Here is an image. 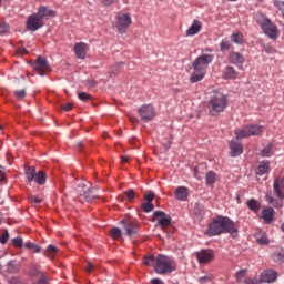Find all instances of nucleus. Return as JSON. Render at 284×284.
I'll use <instances>...</instances> for the list:
<instances>
[{"label": "nucleus", "mask_w": 284, "mask_h": 284, "mask_svg": "<svg viewBox=\"0 0 284 284\" xmlns=\"http://www.w3.org/2000/svg\"><path fill=\"white\" fill-rule=\"evenodd\" d=\"M236 223L230 217L217 216L209 224L205 231L206 236H220V234H236Z\"/></svg>", "instance_id": "nucleus-1"}, {"label": "nucleus", "mask_w": 284, "mask_h": 284, "mask_svg": "<svg viewBox=\"0 0 284 284\" xmlns=\"http://www.w3.org/2000/svg\"><path fill=\"white\" fill-rule=\"evenodd\" d=\"M212 61H214V54L203 52L192 62L193 72L190 77L191 83H199V81L205 79L207 68Z\"/></svg>", "instance_id": "nucleus-2"}, {"label": "nucleus", "mask_w": 284, "mask_h": 284, "mask_svg": "<svg viewBox=\"0 0 284 284\" xmlns=\"http://www.w3.org/2000/svg\"><path fill=\"white\" fill-rule=\"evenodd\" d=\"M227 108V97L219 91L213 92L209 102L207 111L211 116H219Z\"/></svg>", "instance_id": "nucleus-3"}, {"label": "nucleus", "mask_w": 284, "mask_h": 284, "mask_svg": "<svg viewBox=\"0 0 284 284\" xmlns=\"http://www.w3.org/2000/svg\"><path fill=\"white\" fill-rule=\"evenodd\" d=\"M255 19L266 37L270 39H278V27H276L270 18L265 17L263 13H258L255 16Z\"/></svg>", "instance_id": "nucleus-4"}, {"label": "nucleus", "mask_w": 284, "mask_h": 284, "mask_svg": "<svg viewBox=\"0 0 284 284\" xmlns=\"http://www.w3.org/2000/svg\"><path fill=\"white\" fill-rule=\"evenodd\" d=\"M154 272L156 274H170L174 272L172 260L165 255L155 256Z\"/></svg>", "instance_id": "nucleus-5"}, {"label": "nucleus", "mask_w": 284, "mask_h": 284, "mask_svg": "<svg viewBox=\"0 0 284 284\" xmlns=\"http://www.w3.org/2000/svg\"><path fill=\"white\" fill-rule=\"evenodd\" d=\"M263 133V128L257 124L245 125L235 130V139H247L248 136H258Z\"/></svg>", "instance_id": "nucleus-6"}, {"label": "nucleus", "mask_w": 284, "mask_h": 284, "mask_svg": "<svg viewBox=\"0 0 284 284\" xmlns=\"http://www.w3.org/2000/svg\"><path fill=\"white\" fill-rule=\"evenodd\" d=\"M43 26H45V22L40 19L38 13L30 14L26 22V28L29 32H37V30H41Z\"/></svg>", "instance_id": "nucleus-7"}, {"label": "nucleus", "mask_w": 284, "mask_h": 284, "mask_svg": "<svg viewBox=\"0 0 284 284\" xmlns=\"http://www.w3.org/2000/svg\"><path fill=\"white\" fill-rule=\"evenodd\" d=\"M132 26V17L129 13L120 12L116 16V28L119 32H125Z\"/></svg>", "instance_id": "nucleus-8"}, {"label": "nucleus", "mask_w": 284, "mask_h": 284, "mask_svg": "<svg viewBox=\"0 0 284 284\" xmlns=\"http://www.w3.org/2000/svg\"><path fill=\"white\" fill-rule=\"evenodd\" d=\"M195 256L200 265H207V263H212V261H214V250L203 248L195 253Z\"/></svg>", "instance_id": "nucleus-9"}, {"label": "nucleus", "mask_w": 284, "mask_h": 284, "mask_svg": "<svg viewBox=\"0 0 284 284\" xmlns=\"http://www.w3.org/2000/svg\"><path fill=\"white\" fill-rule=\"evenodd\" d=\"M33 70L40 74V77H45L50 72V65L48 60L43 57H38V59L32 64Z\"/></svg>", "instance_id": "nucleus-10"}, {"label": "nucleus", "mask_w": 284, "mask_h": 284, "mask_svg": "<svg viewBox=\"0 0 284 284\" xmlns=\"http://www.w3.org/2000/svg\"><path fill=\"white\" fill-rule=\"evenodd\" d=\"M154 219L158 220L156 225H159L163 231H165V227H170V225H172V217L162 211H155Z\"/></svg>", "instance_id": "nucleus-11"}, {"label": "nucleus", "mask_w": 284, "mask_h": 284, "mask_svg": "<svg viewBox=\"0 0 284 284\" xmlns=\"http://www.w3.org/2000/svg\"><path fill=\"white\" fill-rule=\"evenodd\" d=\"M80 187H82V191H80V196L87 203H91V201H94V199H97V193H94V189L89 187L85 183H81Z\"/></svg>", "instance_id": "nucleus-12"}, {"label": "nucleus", "mask_w": 284, "mask_h": 284, "mask_svg": "<svg viewBox=\"0 0 284 284\" xmlns=\"http://www.w3.org/2000/svg\"><path fill=\"white\" fill-rule=\"evenodd\" d=\"M142 121H152L154 119V106L152 104H144L138 110Z\"/></svg>", "instance_id": "nucleus-13"}, {"label": "nucleus", "mask_w": 284, "mask_h": 284, "mask_svg": "<svg viewBox=\"0 0 284 284\" xmlns=\"http://www.w3.org/2000/svg\"><path fill=\"white\" fill-rule=\"evenodd\" d=\"M126 236H132L139 232V222L135 220H122Z\"/></svg>", "instance_id": "nucleus-14"}, {"label": "nucleus", "mask_w": 284, "mask_h": 284, "mask_svg": "<svg viewBox=\"0 0 284 284\" xmlns=\"http://www.w3.org/2000/svg\"><path fill=\"white\" fill-rule=\"evenodd\" d=\"M278 278V273L274 270H265L260 274L261 283H274Z\"/></svg>", "instance_id": "nucleus-15"}, {"label": "nucleus", "mask_w": 284, "mask_h": 284, "mask_svg": "<svg viewBox=\"0 0 284 284\" xmlns=\"http://www.w3.org/2000/svg\"><path fill=\"white\" fill-rule=\"evenodd\" d=\"M36 14H38V17H40L41 21H43V19H45V20L54 19V17H57V11L42 6V7H39L38 12Z\"/></svg>", "instance_id": "nucleus-16"}, {"label": "nucleus", "mask_w": 284, "mask_h": 284, "mask_svg": "<svg viewBox=\"0 0 284 284\" xmlns=\"http://www.w3.org/2000/svg\"><path fill=\"white\" fill-rule=\"evenodd\" d=\"M77 59H85L88 54V44L84 42H77L73 47Z\"/></svg>", "instance_id": "nucleus-17"}, {"label": "nucleus", "mask_w": 284, "mask_h": 284, "mask_svg": "<svg viewBox=\"0 0 284 284\" xmlns=\"http://www.w3.org/2000/svg\"><path fill=\"white\" fill-rule=\"evenodd\" d=\"M229 59L230 62L233 63V65H236V68H239V70H243V63H245V58L243 57V54L239 52H231Z\"/></svg>", "instance_id": "nucleus-18"}, {"label": "nucleus", "mask_w": 284, "mask_h": 284, "mask_svg": "<svg viewBox=\"0 0 284 284\" xmlns=\"http://www.w3.org/2000/svg\"><path fill=\"white\" fill-rule=\"evenodd\" d=\"M203 28V24H201V21L194 20L192 24L189 27V29L185 32V37H194L195 34H199Z\"/></svg>", "instance_id": "nucleus-19"}, {"label": "nucleus", "mask_w": 284, "mask_h": 284, "mask_svg": "<svg viewBox=\"0 0 284 284\" xmlns=\"http://www.w3.org/2000/svg\"><path fill=\"white\" fill-rule=\"evenodd\" d=\"M230 150L231 156H241V154H243V144L239 141L232 140L230 142Z\"/></svg>", "instance_id": "nucleus-20"}, {"label": "nucleus", "mask_w": 284, "mask_h": 284, "mask_svg": "<svg viewBox=\"0 0 284 284\" xmlns=\"http://www.w3.org/2000/svg\"><path fill=\"white\" fill-rule=\"evenodd\" d=\"M223 79L234 81L239 79V71L234 67H225L222 73Z\"/></svg>", "instance_id": "nucleus-21"}, {"label": "nucleus", "mask_w": 284, "mask_h": 284, "mask_svg": "<svg viewBox=\"0 0 284 284\" xmlns=\"http://www.w3.org/2000/svg\"><path fill=\"white\" fill-rule=\"evenodd\" d=\"M273 187L278 199H284V195H283L284 178H276L274 181Z\"/></svg>", "instance_id": "nucleus-22"}, {"label": "nucleus", "mask_w": 284, "mask_h": 284, "mask_svg": "<svg viewBox=\"0 0 284 284\" xmlns=\"http://www.w3.org/2000/svg\"><path fill=\"white\" fill-rule=\"evenodd\" d=\"M187 196H190V189L187 186H179L175 190L176 201H187Z\"/></svg>", "instance_id": "nucleus-23"}, {"label": "nucleus", "mask_w": 284, "mask_h": 284, "mask_svg": "<svg viewBox=\"0 0 284 284\" xmlns=\"http://www.w3.org/2000/svg\"><path fill=\"white\" fill-rule=\"evenodd\" d=\"M268 172H270V161L264 160L260 162L256 170V174H258V176H263V174H267Z\"/></svg>", "instance_id": "nucleus-24"}, {"label": "nucleus", "mask_w": 284, "mask_h": 284, "mask_svg": "<svg viewBox=\"0 0 284 284\" xmlns=\"http://www.w3.org/2000/svg\"><path fill=\"white\" fill-rule=\"evenodd\" d=\"M262 219H264L265 223L270 224L274 221V209L267 207L262 211Z\"/></svg>", "instance_id": "nucleus-25"}, {"label": "nucleus", "mask_w": 284, "mask_h": 284, "mask_svg": "<svg viewBox=\"0 0 284 284\" xmlns=\"http://www.w3.org/2000/svg\"><path fill=\"white\" fill-rule=\"evenodd\" d=\"M7 272L9 274H17L19 272V262L11 260L7 264Z\"/></svg>", "instance_id": "nucleus-26"}, {"label": "nucleus", "mask_w": 284, "mask_h": 284, "mask_svg": "<svg viewBox=\"0 0 284 284\" xmlns=\"http://www.w3.org/2000/svg\"><path fill=\"white\" fill-rule=\"evenodd\" d=\"M36 176H37V169L34 166H29L26 169V178L29 181V183H32Z\"/></svg>", "instance_id": "nucleus-27"}, {"label": "nucleus", "mask_w": 284, "mask_h": 284, "mask_svg": "<svg viewBox=\"0 0 284 284\" xmlns=\"http://www.w3.org/2000/svg\"><path fill=\"white\" fill-rule=\"evenodd\" d=\"M58 252H59V248H57V246L51 244L44 251V256H47L48 258H54Z\"/></svg>", "instance_id": "nucleus-28"}, {"label": "nucleus", "mask_w": 284, "mask_h": 284, "mask_svg": "<svg viewBox=\"0 0 284 284\" xmlns=\"http://www.w3.org/2000/svg\"><path fill=\"white\" fill-rule=\"evenodd\" d=\"M33 181H36V183H38V185H45V172L43 171H39L38 173H36V178L33 179Z\"/></svg>", "instance_id": "nucleus-29"}, {"label": "nucleus", "mask_w": 284, "mask_h": 284, "mask_svg": "<svg viewBox=\"0 0 284 284\" xmlns=\"http://www.w3.org/2000/svg\"><path fill=\"white\" fill-rule=\"evenodd\" d=\"M246 204L252 212H258V210H261V204L254 199L247 201Z\"/></svg>", "instance_id": "nucleus-30"}, {"label": "nucleus", "mask_w": 284, "mask_h": 284, "mask_svg": "<svg viewBox=\"0 0 284 284\" xmlns=\"http://www.w3.org/2000/svg\"><path fill=\"white\" fill-rule=\"evenodd\" d=\"M231 41L232 43H236L237 45H241V43H243V33L234 32L233 34H231Z\"/></svg>", "instance_id": "nucleus-31"}, {"label": "nucleus", "mask_w": 284, "mask_h": 284, "mask_svg": "<svg viewBox=\"0 0 284 284\" xmlns=\"http://www.w3.org/2000/svg\"><path fill=\"white\" fill-rule=\"evenodd\" d=\"M13 94L18 101H23L26 97H28V92L26 91V89L16 90Z\"/></svg>", "instance_id": "nucleus-32"}, {"label": "nucleus", "mask_w": 284, "mask_h": 284, "mask_svg": "<svg viewBox=\"0 0 284 284\" xmlns=\"http://www.w3.org/2000/svg\"><path fill=\"white\" fill-rule=\"evenodd\" d=\"M144 265H148L149 267H154L156 265V257L153 255H149L144 258Z\"/></svg>", "instance_id": "nucleus-33"}, {"label": "nucleus", "mask_w": 284, "mask_h": 284, "mask_svg": "<svg viewBox=\"0 0 284 284\" xmlns=\"http://www.w3.org/2000/svg\"><path fill=\"white\" fill-rule=\"evenodd\" d=\"M206 183L207 185H213V183H216V173L210 171L206 174Z\"/></svg>", "instance_id": "nucleus-34"}, {"label": "nucleus", "mask_w": 284, "mask_h": 284, "mask_svg": "<svg viewBox=\"0 0 284 284\" xmlns=\"http://www.w3.org/2000/svg\"><path fill=\"white\" fill-rule=\"evenodd\" d=\"M24 247H27V250H33V252H36L37 254H39V252H41V246H39L32 242L26 243Z\"/></svg>", "instance_id": "nucleus-35"}, {"label": "nucleus", "mask_w": 284, "mask_h": 284, "mask_svg": "<svg viewBox=\"0 0 284 284\" xmlns=\"http://www.w3.org/2000/svg\"><path fill=\"white\" fill-rule=\"evenodd\" d=\"M256 242L258 245H267L270 243V240L267 239V235H256Z\"/></svg>", "instance_id": "nucleus-36"}, {"label": "nucleus", "mask_w": 284, "mask_h": 284, "mask_svg": "<svg viewBox=\"0 0 284 284\" xmlns=\"http://www.w3.org/2000/svg\"><path fill=\"white\" fill-rule=\"evenodd\" d=\"M78 98L80 99V101H83L84 103H88V101L92 100V95L85 92H79Z\"/></svg>", "instance_id": "nucleus-37"}, {"label": "nucleus", "mask_w": 284, "mask_h": 284, "mask_svg": "<svg viewBox=\"0 0 284 284\" xmlns=\"http://www.w3.org/2000/svg\"><path fill=\"white\" fill-rule=\"evenodd\" d=\"M10 32V24L2 22L0 23V36L8 34Z\"/></svg>", "instance_id": "nucleus-38"}, {"label": "nucleus", "mask_w": 284, "mask_h": 284, "mask_svg": "<svg viewBox=\"0 0 284 284\" xmlns=\"http://www.w3.org/2000/svg\"><path fill=\"white\" fill-rule=\"evenodd\" d=\"M111 239H121V229L113 227L110 232Z\"/></svg>", "instance_id": "nucleus-39"}, {"label": "nucleus", "mask_w": 284, "mask_h": 284, "mask_svg": "<svg viewBox=\"0 0 284 284\" xmlns=\"http://www.w3.org/2000/svg\"><path fill=\"white\" fill-rule=\"evenodd\" d=\"M245 274H247V270H241L235 274V278L237 283H241L243 278H245Z\"/></svg>", "instance_id": "nucleus-40"}, {"label": "nucleus", "mask_w": 284, "mask_h": 284, "mask_svg": "<svg viewBox=\"0 0 284 284\" xmlns=\"http://www.w3.org/2000/svg\"><path fill=\"white\" fill-rule=\"evenodd\" d=\"M143 212H152V210H154V204H152V202H146V203H143L141 205Z\"/></svg>", "instance_id": "nucleus-41"}, {"label": "nucleus", "mask_w": 284, "mask_h": 284, "mask_svg": "<svg viewBox=\"0 0 284 284\" xmlns=\"http://www.w3.org/2000/svg\"><path fill=\"white\" fill-rule=\"evenodd\" d=\"M262 156H270L272 154V144H267L261 151Z\"/></svg>", "instance_id": "nucleus-42"}, {"label": "nucleus", "mask_w": 284, "mask_h": 284, "mask_svg": "<svg viewBox=\"0 0 284 284\" xmlns=\"http://www.w3.org/2000/svg\"><path fill=\"white\" fill-rule=\"evenodd\" d=\"M30 203H33V205H39V203H42L43 200L36 195H29Z\"/></svg>", "instance_id": "nucleus-43"}, {"label": "nucleus", "mask_w": 284, "mask_h": 284, "mask_svg": "<svg viewBox=\"0 0 284 284\" xmlns=\"http://www.w3.org/2000/svg\"><path fill=\"white\" fill-rule=\"evenodd\" d=\"M232 48V44L230 43L229 40H222L220 43V49L223 50H230Z\"/></svg>", "instance_id": "nucleus-44"}, {"label": "nucleus", "mask_w": 284, "mask_h": 284, "mask_svg": "<svg viewBox=\"0 0 284 284\" xmlns=\"http://www.w3.org/2000/svg\"><path fill=\"white\" fill-rule=\"evenodd\" d=\"M245 284H261V278L258 277H248L244 281Z\"/></svg>", "instance_id": "nucleus-45"}, {"label": "nucleus", "mask_w": 284, "mask_h": 284, "mask_svg": "<svg viewBox=\"0 0 284 284\" xmlns=\"http://www.w3.org/2000/svg\"><path fill=\"white\" fill-rule=\"evenodd\" d=\"M135 196L136 193L132 189L125 192V197L128 199V201H134Z\"/></svg>", "instance_id": "nucleus-46"}, {"label": "nucleus", "mask_w": 284, "mask_h": 284, "mask_svg": "<svg viewBox=\"0 0 284 284\" xmlns=\"http://www.w3.org/2000/svg\"><path fill=\"white\" fill-rule=\"evenodd\" d=\"M154 192L150 191L146 194H144V201H146V203H152V201H154Z\"/></svg>", "instance_id": "nucleus-47"}, {"label": "nucleus", "mask_w": 284, "mask_h": 284, "mask_svg": "<svg viewBox=\"0 0 284 284\" xmlns=\"http://www.w3.org/2000/svg\"><path fill=\"white\" fill-rule=\"evenodd\" d=\"M30 276H39V278L41 277V274H43V272L39 271V268H37V266H33L30 272H29Z\"/></svg>", "instance_id": "nucleus-48"}, {"label": "nucleus", "mask_w": 284, "mask_h": 284, "mask_svg": "<svg viewBox=\"0 0 284 284\" xmlns=\"http://www.w3.org/2000/svg\"><path fill=\"white\" fill-rule=\"evenodd\" d=\"M8 239H10V233L6 231L1 236H0V243L2 245H6L8 243Z\"/></svg>", "instance_id": "nucleus-49"}, {"label": "nucleus", "mask_w": 284, "mask_h": 284, "mask_svg": "<svg viewBox=\"0 0 284 284\" xmlns=\"http://www.w3.org/2000/svg\"><path fill=\"white\" fill-rule=\"evenodd\" d=\"M12 244L14 245V247H23V239L16 237L12 240Z\"/></svg>", "instance_id": "nucleus-50"}, {"label": "nucleus", "mask_w": 284, "mask_h": 284, "mask_svg": "<svg viewBox=\"0 0 284 284\" xmlns=\"http://www.w3.org/2000/svg\"><path fill=\"white\" fill-rule=\"evenodd\" d=\"M101 3L105 7L114 6V3H119V0H101Z\"/></svg>", "instance_id": "nucleus-51"}, {"label": "nucleus", "mask_w": 284, "mask_h": 284, "mask_svg": "<svg viewBox=\"0 0 284 284\" xmlns=\"http://www.w3.org/2000/svg\"><path fill=\"white\" fill-rule=\"evenodd\" d=\"M17 54H19L20 57H23L26 54H28V50L23 47H20L16 50Z\"/></svg>", "instance_id": "nucleus-52"}, {"label": "nucleus", "mask_w": 284, "mask_h": 284, "mask_svg": "<svg viewBox=\"0 0 284 284\" xmlns=\"http://www.w3.org/2000/svg\"><path fill=\"white\" fill-rule=\"evenodd\" d=\"M264 52H266V54H274V52H276V49H274L273 47L266 45L264 47Z\"/></svg>", "instance_id": "nucleus-53"}, {"label": "nucleus", "mask_w": 284, "mask_h": 284, "mask_svg": "<svg viewBox=\"0 0 284 284\" xmlns=\"http://www.w3.org/2000/svg\"><path fill=\"white\" fill-rule=\"evenodd\" d=\"M195 214H197L199 216H201V214H203V205L202 204L195 205Z\"/></svg>", "instance_id": "nucleus-54"}, {"label": "nucleus", "mask_w": 284, "mask_h": 284, "mask_svg": "<svg viewBox=\"0 0 284 284\" xmlns=\"http://www.w3.org/2000/svg\"><path fill=\"white\" fill-rule=\"evenodd\" d=\"M61 108L64 110V112H70V110H72V103H64L61 105Z\"/></svg>", "instance_id": "nucleus-55"}, {"label": "nucleus", "mask_w": 284, "mask_h": 284, "mask_svg": "<svg viewBox=\"0 0 284 284\" xmlns=\"http://www.w3.org/2000/svg\"><path fill=\"white\" fill-rule=\"evenodd\" d=\"M206 281H212V276H210V275H204V276H201V277L199 278V282H200V283H206Z\"/></svg>", "instance_id": "nucleus-56"}, {"label": "nucleus", "mask_w": 284, "mask_h": 284, "mask_svg": "<svg viewBox=\"0 0 284 284\" xmlns=\"http://www.w3.org/2000/svg\"><path fill=\"white\" fill-rule=\"evenodd\" d=\"M94 270V264H92L91 262H88L87 264V272L89 274H91V272Z\"/></svg>", "instance_id": "nucleus-57"}, {"label": "nucleus", "mask_w": 284, "mask_h": 284, "mask_svg": "<svg viewBox=\"0 0 284 284\" xmlns=\"http://www.w3.org/2000/svg\"><path fill=\"white\" fill-rule=\"evenodd\" d=\"M151 284H165V283L161 278H153L151 280Z\"/></svg>", "instance_id": "nucleus-58"}, {"label": "nucleus", "mask_w": 284, "mask_h": 284, "mask_svg": "<svg viewBox=\"0 0 284 284\" xmlns=\"http://www.w3.org/2000/svg\"><path fill=\"white\" fill-rule=\"evenodd\" d=\"M130 161V156H128V155H122L121 156V162L122 163H128Z\"/></svg>", "instance_id": "nucleus-59"}, {"label": "nucleus", "mask_w": 284, "mask_h": 284, "mask_svg": "<svg viewBox=\"0 0 284 284\" xmlns=\"http://www.w3.org/2000/svg\"><path fill=\"white\" fill-rule=\"evenodd\" d=\"M131 123H139V119H136L134 115L129 116Z\"/></svg>", "instance_id": "nucleus-60"}, {"label": "nucleus", "mask_w": 284, "mask_h": 284, "mask_svg": "<svg viewBox=\"0 0 284 284\" xmlns=\"http://www.w3.org/2000/svg\"><path fill=\"white\" fill-rule=\"evenodd\" d=\"M2 181H6V173H3V171H0V183Z\"/></svg>", "instance_id": "nucleus-61"}, {"label": "nucleus", "mask_w": 284, "mask_h": 284, "mask_svg": "<svg viewBox=\"0 0 284 284\" xmlns=\"http://www.w3.org/2000/svg\"><path fill=\"white\" fill-rule=\"evenodd\" d=\"M163 145L164 148H166V150H169V148H171L172 145V142L171 141L163 142Z\"/></svg>", "instance_id": "nucleus-62"}, {"label": "nucleus", "mask_w": 284, "mask_h": 284, "mask_svg": "<svg viewBox=\"0 0 284 284\" xmlns=\"http://www.w3.org/2000/svg\"><path fill=\"white\" fill-rule=\"evenodd\" d=\"M266 199L268 203H274V197L270 196V193H267Z\"/></svg>", "instance_id": "nucleus-63"}, {"label": "nucleus", "mask_w": 284, "mask_h": 284, "mask_svg": "<svg viewBox=\"0 0 284 284\" xmlns=\"http://www.w3.org/2000/svg\"><path fill=\"white\" fill-rule=\"evenodd\" d=\"M78 145H79V148H84V146H85V143L79 142Z\"/></svg>", "instance_id": "nucleus-64"}]
</instances>
